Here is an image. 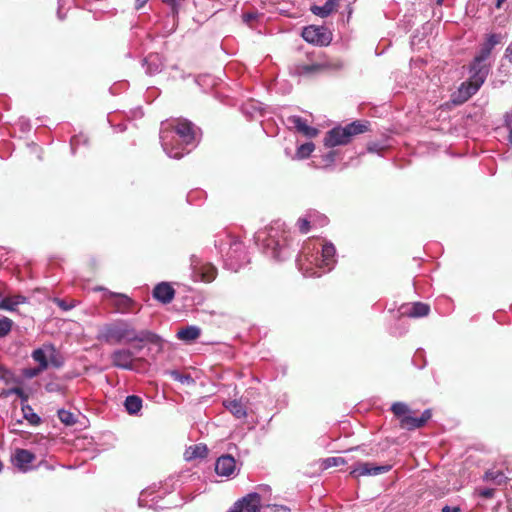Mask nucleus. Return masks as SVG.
<instances>
[{
    "label": "nucleus",
    "instance_id": "052dcab7",
    "mask_svg": "<svg viewBox=\"0 0 512 512\" xmlns=\"http://www.w3.org/2000/svg\"><path fill=\"white\" fill-rule=\"evenodd\" d=\"M432 416V411L431 409H425L422 414H421V418H424V421L428 422V420L431 418Z\"/></svg>",
    "mask_w": 512,
    "mask_h": 512
},
{
    "label": "nucleus",
    "instance_id": "9d476101",
    "mask_svg": "<svg viewBox=\"0 0 512 512\" xmlns=\"http://www.w3.org/2000/svg\"><path fill=\"white\" fill-rule=\"evenodd\" d=\"M330 68L326 61L311 60L310 63H297L292 68V73L297 76L313 77Z\"/></svg>",
    "mask_w": 512,
    "mask_h": 512
},
{
    "label": "nucleus",
    "instance_id": "412c9836",
    "mask_svg": "<svg viewBox=\"0 0 512 512\" xmlns=\"http://www.w3.org/2000/svg\"><path fill=\"white\" fill-rule=\"evenodd\" d=\"M201 335V329L198 326L195 325H189L182 329H180L176 336L179 340H182L184 342H191L199 338Z\"/></svg>",
    "mask_w": 512,
    "mask_h": 512
},
{
    "label": "nucleus",
    "instance_id": "4be33fe9",
    "mask_svg": "<svg viewBox=\"0 0 512 512\" xmlns=\"http://www.w3.org/2000/svg\"><path fill=\"white\" fill-rule=\"evenodd\" d=\"M124 407L129 415H138L143 407V400L137 395H129L124 401Z\"/></svg>",
    "mask_w": 512,
    "mask_h": 512
},
{
    "label": "nucleus",
    "instance_id": "aec40b11",
    "mask_svg": "<svg viewBox=\"0 0 512 512\" xmlns=\"http://www.w3.org/2000/svg\"><path fill=\"white\" fill-rule=\"evenodd\" d=\"M147 75H155L162 71L163 63L158 54H149L142 63Z\"/></svg>",
    "mask_w": 512,
    "mask_h": 512
},
{
    "label": "nucleus",
    "instance_id": "c03bdc74",
    "mask_svg": "<svg viewBox=\"0 0 512 512\" xmlns=\"http://www.w3.org/2000/svg\"><path fill=\"white\" fill-rule=\"evenodd\" d=\"M500 41H501V36L499 34L492 33L487 36L486 41L481 46H483L484 48H486L487 50H489L491 52L492 49L497 44L500 43Z\"/></svg>",
    "mask_w": 512,
    "mask_h": 512
},
{
    "label": "nucleus",
    "instance_id": "37998d69",
    "mask_svg": "<svg viewBox=\"0 0 512 512\" xmlns=\"http://www.w3.org/2000/svg\"><path fill=\"white\" fill-rule=\"evenodd\" d=\"M490 54L491 52L489 50L481 46L479 52L474 57L471 63H475L477 65H487L486 60L489 58Z\"/></svg>",
    "mask_w": 512,
    "mask_h": 512
},
{
    "label": "nucleus",
    "instance_id": "8fccbe9b",
    "mask_svg": "<svg viewBox=\"0 0 512 512\" xmlns=\"http://www.w3.org/2000/svg\"><path fill=\"white\" fill-rule=\"evenodd\" d=\"M478 494L486 499H490L494 496L495 490L493 488H481L478 490Z\"/></svg>",
    "mask_w": 512,
    "mask_h": 512
},
{
    "label": "nucleus",
    "instance_id": "dca6fc26",
    "mask_svg": "<svg viewBox=\"0 0 512 512\" xmlns=\"http://www.w3.org/2000/svg\"><path fill=\"white\" fill-rule=\"evenodd\" d=\"M35 455L27 449L18 448L12 457V462L21 472H28L32 469L30 464L35 460Z\"/></svg>",
    "mask_w": 512,
    "mask_h": 512
},
{
    "label": "nucleus",
    "instance_id": "7c9ffc66",
    "mask_svg": "<svg viewBox=\"0 0 512 512\" xmlns=\"http://www.w3.org/2000/svg\"><path fill=\"white\" fill-rule=\"evenodd\" d=\"M11 395H17L21 399L22 404L26 403L28 401V395L25 393V391L21 387H18V386L11 387L8 389H3L0 392L1 398H8Z\"/></svg>",
    "mask_w": 512,
    "mask_h": 512
},
{
    "label": "nucleus",
    "instance_id": "1a4fd4ad",
    "mask_svg": "<svg viewBox=\"0 0 512 512\" xmlns=\"http://www.w3.org/2000/svg\"><path fill=\"white\" fill-rule=\"evenodd\" d=\"M166 493L167 492L161 487H156L155 485L147 487L141 491L138 504L140 507H147L154 510L163 509L164 506L160 505L159 502Z\"/></svg>",
    "mask_w": 512,
    "mask_h": 512
},
{
    "label": "nucleus",
    "instance_id": "c85d7f7f",
    "mask_svg": "<svg viewBox=\"0 0 512 512\" xmlns=\"http://www.w3.org/2000/svg\"><path fill=\"white\" fill-rule=\"evenodd\" d=\"M483 480L487 482H493L496 485H501L506 481V476L500 470H488L485 472Z\"/></svg>",
    "mask_w": 512,
    "mask_h": 512
},
{
    "label": "nucleus",
    "instance_id": "423d86ee",
    "mask_svg": "<svg viewBox=\"0 0 512 512\" xmlns=\"http://www.w3.org/2000/svg\"><path fill=\"white\" fill-rule=\"evenodd\" d=\"M489 71V65H477L475 63H470V77L467 81L463 82L458 89L460 102L467 101L478 92L480 87L484 84Z\"/></svg>",
    "mask_w": 512,
    "mask_h": 512
},
{
    "label": "nucleus",
    "instance_id": "7ed1b4c3",
    "mask_svg": "<svg viewBox=\"0 0 512 512\" xmlns=\"http://www.w3.org/2000/svg\"><path fill=\"white\" fill-rule=\"evenodd\" d=\"M337 262L336 248L331 242L313 240L305 243L296 264L305 277H320L330 272Z\"/></svg>",
    "mask_w": 512,
    "mask_h": 512
},
{
    "label": "nucleus",
    "instance_id": "ea45409f",
    "mask_svg": "<svg viewBox=\"0 0 512 512\" xmlns=\"http://www.w3.org/2000/svg\"><path fill=\"white\" fill-rule=\"evenodd\" d=\"M346 464V460L343 457L335 456V457H328L323 460L322 465L325 469L331 468V467H338Z\"/></svg>",
    "mask_w": 512,
    "mask_h": 512
},
{
    "label": "nucleus",
    "instance_id": "a18cd8bd",
    "mask_svg": "<svg viewBox=\"0 0 512 512\" xmlns=\"http://www.w3.org/2000/svg\"><path fill=\"white\" fill-rule=\"evenodd\" d=\"M50 349L52 353L50 354L48 361H50L52 366H54L55 368L62 367L64 364L62 356L55 350V348L52 345L50 346Z\"/></svg>",
    "mask_w": 512,
    "mask_h": 512
},
{
    "label": "nucleus",
    "instance_id": "cd10ccee",
    "mask_svg": "<svg viewBox=\"0 0 512 512\" xmlns=\"http://www.w3.org/2000/svg\"><path fill=\"white\" fill-rule=\"evenodd\" d=\"M371 467V462H357L352 467L350 474L355 478H358L360 476H372Z\"/></svg>",
    "mask_w": 512,
    "mask_h": 512
},
{
    "label": "nucleus",
    "instance_id": "680f3d73",
    "mask_svg": "<svg viewBox=\"0 0 512 512\" xmlns=\"http://www.w3.org/2000/svg\"><path fill=\"white\" fill-rule=\"evenodd\" d=\"M61 0L58 1V10H57V17L59 20H64L66 18V14L62 12L61 10Z\"/></svg>",
    "mask_w": 512,
    "mask_h": 512
},
{
    "label": "nucleus",
    "instance_id": "c9c22d12",
    "mask_svg": "<svg viewBox=\"0 0 512 512\" xmlns=\"http://www.w3.org/2000/svg\"><path fill=\"white\" fill-rule=\"evenodd\" d=\"M390 409L399 420L411 412L409 406L404 402H394Z\"/></svg>",
    "mask_w": 512,
    "mask_h": 512
},
{
    "label": "nucleus",
    "instance_id": "338daca9",
    "mask_svg": "<svg viewBox=\"0 0 512 512\" xmlns=\"http://www.w3.org/2000/svg\"><path fill=\"white\" fill-rule=\"evenodd\" d=\"M506 0H497L496 3H495V7L496 8H501L502 4L505 2Z\"/></svg>",
    "mask_w": 512,
    "mask_h": 512
},
{
    "label": "nucleus",
    "instance_id": "5701e85b",
    "mask_svg": "<svg viewBox=\"0 0 512 512\" xmlns=\"http://www.w3.org/2000/svg\"><path fill=\"white\" fill-rule=\"evenodd\" d=\"M224 406L233 416L238 419H242L247 416L246 407L240 400L234 399L225 401Z\"/></svg>",
    "mask_w": 512,
    "mask_h": 512
},
{
    "label": "nucleus",
    "instance_id": "f257e3e1",
    "mask_svg": "<svg viewBox=\"0 0 512 512\" xmlns=\"http://www.w3.org/2000/svg\"><path fill=\"white\" fill-rule=\"evenodd\" d=\"M254 240L261 252L276 262L289 259L298 246L293 233L281 220H276L268 227L257 231Z\"/></svg>",
    "mask_w": 512,
    "mask_h": 512
},
{
    "label": "nucleus",
    "instance_id": "f03ea898",
    "mask_svg": "<svg viewBox=\"0 0 512 512\" xmlns=\"http://www.w3.org/2000/svg\"><path fill=\"white\" fill-rule=\"evenodd\" d=\"M160 141L168 157L180 159L197 146V127L187 119L162 122Z\"/></svg>",
    "mask_w": 512,
    "mask_h": 512
},
{
    "label": "nucleus",
    "instance_id": "ddd939ff",
    "mask_svg": "<svg viewBox=\"0 0 512 512\" xmlns=\"http://www.w3.org/2000/svg\"><path fill=\"white\" fill-rule=\"evenodd\" d=\"M236 460L229 454L221 455L215 463V472L218 476L231 478L238 474Z\"/></svg>",
    "mask_w": 512,
    "mask_h": 512
},
{
    "label": "nucleus",
    "instance_id": "69168bd1",
    "mask_svg": "<svg viewBox=\"0 0 512 512\" xmlns=\"http://www.w3.org/2000/svg\"><path fill=\"white\" fill-rule=\"evenodd\" d=\"M368 151H369V152H376V151H378V150H377V145H376V144H374V145H370V146H368Z\"/></svg>",
    "mask_w": 512,
    "mask_h": 512
},
{
    "label": "nucleus",
    "instance_id": "09e8293b",
    "mask_svg": "<svg viewBox=\"0 0 512 512\" xmlns=\"http://www.w3.org/2000/svg\"><path fill=\"white\" fill-rule=\"evenodd\" d=\"M407 332V327L403 325L394 326L390 328V334L393 336H402Z\"/></svg>",
    "mask_w": 512,
    "mask_h": 512
},
{
    "label": "nucleus",
    "instance_id": "79ce46f5",
    "mask_svg": "<svg viewBox=\"0 0 512 512\" xmlns=\"http://www.w3.org/2000/svg\"><path fill=\"white\" fill-rule=\"evenodd\" d=\"M490 54L491 52L489 50L481 46L479 52L474 57L471 63H475L477 65H487L486 60L489 58Z\"/></svg>",
    "mask_w": 512,
    "mask_h": 512
},
{
    "label": "nucleus",
    "instance_id": "e433bc0d",
    "mask_svg": "<svg viewBox=\"0 0 512 512\" xmlns=\"http://www.w3.org/2000/svg\"><path fill=\"white\" fill-rule=\"evenodd\" d=\"M242 111L244 114L253 118L256 114H261L262 107L260 103L250 101L242 106Z\"/></svg>",
    "mask_w": 512,
    "mask_h": 512
},
{
    "label": "nucleus",
    "instance_id": "39448f33",
    "mask_svg": "<svg viewBox=\"0 0 512 512\" xmlns=\"http://www.w3.org/2000/svg\"><path fill=\"white\" fill-rule=\"evenodd\" d=\"M214 246L221 255L224 268L238 272L249 263L244 244L235 236L223 231L215 236Z\"/></svg>",
    "mask_w": 512,
    "mask_h": 512
},
{
    "label": "nucleus",
    "instance_id": "3c124183",
    "mask_svg": "<svg viewBox=\"0 0 512 512\" xmlns=\"http://www.w3.org/2000/svg\"><path fill=\"white\" fill-rule=\"evenodd\" d=\"M336 157L335 151H329L325 155H323V161L326 163V165H331L334 163Z\"/></svg>",
    "mask_w": 512,
    "mask_h": 512
},
{
    "label": "nucleus",
    "instance_id": "c756f323",
    "mask_svg": "<svg viewBox=\"0 0 512 512\" xmlns=\"http://www.w3.org/2000/svg\"><path fill=\"white\" fill-rule=\"evenodd\" d=\"M22 412H23V417L32 426H38L41 423V421H42L41 417L33 411L32 407L30 405L23 403Z\"/></svg>",
    "mask_w": 512,
    "mask_h": 512
},
{
    "label": "nucleus",
    "instance_id": "2eb2a0df",
    "mask_svg": "<svg viewBox=\"0 0 512 512\" xmlns=\"http://www.w3.org/2000/svg\"><path fill=\"white\" fill-rule=\"evenodd\" d=\"M350 141L351 140L347 137V132L344 127H335L326 133L323 142L327 148H333L339 145H346Z\"/></svg>",
    "mask_w": 512,
    "mask_h": 512
},
{
    "label": "nucleus",
    "instance_id": "6e6552de",
    "mask_svg": "<svg viewBox=\"0 0 512 512\" xmlns=\"http://www.w3.org/2000/svg\"><path fill=\"white\" fill-rule=\"evenodd\" d=\"M301 36L306 42L318 46H327L332 41L331 31L324 26L310 25L304 27Z\"/></svg>",
    "mask_w": 512,
    "mask_h": 512
},
{
    "label": "nucleus",
    "instance_id": "a211bd4d",
    "mask_svg": "<svg viewBox=\"0 0 512 512\" xmlns=\"http://www.w3.org/2000/svg\"><path fill=\"white\" fill-rule=\"evenodd\" d=\"M430 312V306L423 302H414L412 304H405L401 306V314L410 318L425 317Z\"/></svg>",
    "mask_w": 512,
    "mask_h": 512
},
{
    "label": "nucleus",
    "instance_id": "58836bf2",
    "mask_svg": "<svg viewBox=\"0 0 512 512\" xmlns=\"http://www.w3.org/2000/svg\"><path fill=\"white\" fill-rule=\"evenodd\" d=\"M14 322L8 317L0 318V339L6 337L12 330Z\"/></svg>",
    "mask_w": 512,
    "mask_h": 512
},
{
    "label": "nucleus",
    "instance_id": "6e6d98bb",
    "mask_svg": "<svg viewBox=\"0 0 512 512\" xmlns=\"http://www.w3.org/2000/svg\"><path fill=\"white\" fill-rule=\"evenodd\" d=\"M315 223H318L320 226H324L328 223V218L318 212V216L315 217Z\"/></svg>",
    "mask_w": 512,
    "mask_h": 512
},
{
    "label": "nucleus",
    "instance_id": "bf43d9fd",
    "mask_svg": "<svg viewBox=\"0 0 512 512\" xmlns=\"http://www.w3.org/2000/svg\"><path fill=\"white\" fill-rule=\"evenodd\" d=\"M442 512H461V509L458 506L451 507L449 505H445L442 510Z\"/></svg>",
    "mask_w": 512,
    "mask_h": 512
},
{
    "label": "nucleus",
    "instance_id": "603ef678",
    "mask_svg": "<svg viewBox=\"0 0 512 512\" xmlns=\"http://www.w3.org/2000/svg\"><path fill=\"white\" fill-rule=\"evenodd\" d=\"M162 1L171 7L173 14H177L179 4L182 0H162Z\"/></svg>",
    "mask_w": 512,
    "mask_h": 512
},
{
    "label": "nucleus",
    "instance_id": "de8ad7c7",
    "mask_svg": "<svg viewBox=\"0 0 512 512\" xmlns=\"http://www.w3.org/2000/svg\"><path fill=\"white\" fill-rule=\"evenodd\" d=\"M260 14L257 11L245 12L242 15L243 22L247 25H251L253 21L257 20Z\"/></svg>",
    "mask_w": 512,
    "mask_h": 512
},
{
    "label": "nucleus",
    "instance_id": "b1692460",
    "mask_svg": "<svg viewBox=\"0 0 512 512\" xmlns=\"http://www.w3.org/2000/svg\"><path fill=\"white\" fill-rule=\"evenodd\" d=\"M318 216V211L309 210L304 217H300L297 220V227L303 234H307L310 231V224L315 223V217Z\"/></svg>",
    "mask_w": 512,
    "mask_h": 512
},
{
    "label": "nucleus",
    "instance_id": "f8f14e48",
    "mask_svg": "<svg viewBox=\"0 0 512 512\" xmlns=\"http://www.w3.org/2000/svg\"><path fill=\"white\" fill-rule=\"evenodd\" d=\"M260 495L252 492L239 499L229 512H260Z\"/></svg>",
    "mask_w": 512,
    "mask_h": 512
},
{
    "label": "nucleus",
    "instance_id": "0e129e2a",
    "mask_svg": "<svg viewBox=\"0 0 512 512\" xmlns=\"http://www.w3.org/2000/svg\"><path fill=\"white\" fill-rule=\"evenodd\" d=\"M149 0H135V9L140 10Z\"/></svg>",
    "mask_w": 512,
    "mask_h": 512
},
{
    "label": "nucleus",
    "instance_id": "4d7b16f0",
    "mask_svg": "<svg viewBox=\"0 0 512 512\" xmlns=\"http://www.w3.org/2000/svg\"><path fill=\"white\" fill-rule=\"evenodd\" d=\"M503 59L512 63V42L507 46Z\"/></svg>",
    "mask_w": 512,
    "mask_h": 512
},
{
    "label": "nucleus",
    "instance_id": "49530a36",
    "mask_svg": "<svg viewBox=\"0 0 512 512\" xmlns=\"http://www.w3.org/2000/svg\"><path fill=\"white\" fill-rule=\"evenodd\" d=\"M371 469H372V476H376V475L385 474V473L389 472L392 469V465L391 464L376 465V464L372 463Z\"/></svg>",
    "mask_w": 512,
    "mask_h": 512
},
{
    "label": "nucleus",
    "instance_id": "5fc2aeb1",
    "mask_svg": "<svg viewBox=\"0 0 512 512\" xmlns=\"http://www.w3.org/2000/svg\"><path fill=\"white\" fill-rule=\"evenodd\" d=\"M28 147L31 149L32 152L37 153V157L39 160H42V148H40L36 143L31 142L28 144Z\"/></svg>",
    "mask_w": 512,
    "mask_h": 512
},
{
    "label": "nucleus",
    "instance_id": "a19ab883",
    "mask_svg": "<svg viewBox=\"0 0 512 512\" xmlns=\"http://www.w3.org/2000/svg\"><path fill=\"white\" fill-rule=\"evenodd\" d=\"M415 422L416 417L410 415L409 413L405 417L400 419L399 425L401 429L412 431L415 430Z\"/></svg>",
    "mask_w": 512,
    "mask_h": 512
},
{
    "label": "nucleus",
    "instance_id": "6ab92c4d",
    "mask_svg": "<svg viewBox=\"0 0 512 512\" xmlns=\"http://www.w3.org/2000/svg\"><path fill=\"white\" fill-rule=\"evenodd\" d=\"M152 295L157 301L168 304L174 299L175 290L170 283L161 282L154 287Z\"/></svg>",
    "mask_w": 512,
    "mask_h": 512
},
{
    "label": "nucleus",
    "instance_id": "2f4dec72",
    "mask_svg": "<svg viewBox=\"0 0 512 512\" xmlns=\"http://www.w3.org/2000/svg\"><path fill=\"white\" fill-rule=\"evenodd\" d=\"M166 373L170 375L173 380L178 381L181 384L192 385L195 383V380L190 374L181 373L179 370H169Z\"/></svg>",
    "mask_w": 512,
    "mask_h": 512
},
{
    "label": "nucleus",
    "instance_id": "20e7f679",
    "mask_svg": "<svg viewBox=\"0 0 512 512\" xmlns=\"http://www.w3.org/2000/svg\"><path fill=\"white\" fill-rule=\"evenodd\" d=\"M96 340L106 344H120L123 341L148 343L155 347L157 352L163 350L165 343L161 336L150 330L136 331L125 319H117L100 326Z\"/></svg>",
    "mask_w": 512,
    "mask_h": 512
},
{
    "label": "nucleus",
    "instance_id": "f704fd0d",
    "mask_svg": "<svg viewBox=\"0 0 512 512\" xmlns=\"http://www.w3.org/2000/svg\"><path fill=\"white\" fill-rule=\"evenodd\" d=\"M315 145L312 142H306L297 147L295 158L306 159L314 151Z\"/></svg>",
    "mask_w": 512,
    "mask_h": 512
},
{
    "label": "nucleus",
    "instance_id": "4c0bfd02",
    "mask_svg": "<svg viewBox=\"0 0 512 512\" xmlns=\"http://www.w3.org/2000/svg\"><path fill=\"white\" fill-rule=\"evenodd\" d=\"M57 416L59 420L66 426H72L76 423L75 415L72 412L65 410L63 408L57 411Z\"/></svg>",
    "mask_w": 512,
    "mask_h": 512
},
{
    "label": "nucleus",
    "instance_id": "4468645a",
    "mask_svg": "<svg viewBox=\"0 0 512 512\" xmlns=\"http://www.w3.org/2000/svg\"><path fill=\"white\" fill-rule=\"evenodd\" d=\"M114 367L123 370H133V353L129 349H117L111 354Z\"/></svg>",
    "mask_w": 512,
    "mask_h": 512
},
{
    "label": "nucleus",
    "instance_id": "0eeeda50",
    "mask_svg": "<svg viewBox=\"0 0 512 512\" xmlns=\"http://www.w3.org/2000/svg\"><path fill=\"white\" fill-rule=\"evenodd\" d=\"M190 270L191 277L196 282H212L217 275V268L213 264L204 262L195 254L190 256Z\"/></svg>",
    "mask_w": 512,
    "mask_h": 512
},
{
    "label": "nucleus",
    "instance_id": "72a5a7b5",
    "mask_svg": "<svg viewBox=\"0 0 512 512\" xmlns=\"http://www.w3.org/2000/svg\"><path fill=\"white\" fill-rule=\"evenodd\" d=\"M32 358L35 362L38 363V367L46 370L49 365L48 357L46 352L42 348H37L32 352Z\"/></svg>",
    "mask_w": 512,
    "mask_h": 512
},
{
    "label": "nucleus",
    "instance_id": "774afa93",
    "mask_svg": "<svg viewBox=\"0 0 512 512\" xmlns=\"http://www.w3.org/2000/svg\"><path fill=\"white\" fill-rule=\"evenodd\" d=\"M508 140L510 144L512 145V129L509 131Z\"/></svg>",
    "mask_w": 512,
    "mask_h": 512
},
{
    "label": "nucleus",
    "instance_id": "a878e982",
    "mask_svg": "<svg viewBox=\"0 0 512 512\" xmlns=\"http://www.w3.org/2000/svg\"><path fill=\"white\" fill-rule=\"evenodd\" d=\"M335 7H336V2L334 0H327L324 3V5H322V6L313 5L310 10L314 15L325 18L331 14V12L335 9Z\"/></svg>",
    "mask_w": 512,
    "mask_h": 512
},
{
    "label": "nucleus",
    "instance_id": "bb28decb",
    "mask_svg": "<svg viewBox=\"0 0 512 512\" xmlns=\"http://www.w3.org/2000/svg\"><path fill=\"white\" fill-rule=\"evenodd\" d=\"M368 125H369V122H367V121H365V122L354 121L350 124H347L344 128H345V131L347 132V137H349L351 139L353 136L367 131Z\"/></svg>",
    "mask_w": 512,
    "mask_h": 512
},
{
    "label": "nucleus",
    "instance_id": "13d9d810",
    "mask_svg": "<svg viewBox=\"0 0 512 512\" xmlns=\"http://www.w3.org/2000/svg\"><path fill=\"white\" fill-rule=\"evenodd\" d=\"M79 140H80L79 137H76V136L71 138L70 146H71L72 154H75L76 146L79 143Z\"/></svg>",
    "mask_w": 512,
    "mask_h": 512
},
{
    "label": "nucleus",
    "instance_id": "9b49d317",
    "mask_svg": "<svg viewBox=\"0 0 512 512\" xmlns=\"http://www.w3.org/2000/svg\"><path fill=\"white\" fill-rule=\"evenodd\" d=\"M93 290L102 291L104 292L105 297L113 298V305L116 307L117 312L122 314H127L131 312V308L134 305V301L126 294L113 292L102 286H97Z\"/></svg>",
    "mask_w": 512,
    "mask_h": 512
},
{
    "label": "nucleus",
    "instance_id": "f3484780",
    "mask_svg": "<svg viewBox=\"0 0 512 512\" xmlns=\"http://www.w3.org/2000/svg\"><path fill=\"white\" fill-rule=\"evenodd\" d=\"M288 124L292 125L298 132L308 138L317 136L318 129L307 124L306 120L301 116L292 115L287 118Z\"/></svg>",
    "mask_w": 512,
    "mask_h": 512
},
{
    "label": "nucleus",
    "instance_id": "473e14b6",
    "mask_svg": "<svg viewBox=\"0 0 512 512\" xmlns=\"http://www.w3.org/2000/svg\"><path fill=\"white\" fill-rule=\"evenodd\" d=\"M207 452L208 450L205 445H195L186 451V459L191 460L195 458H204L207 455Z\"/></svg>",
    "mask_w": 512,
    "mask_h": 512
},
{
    "label": "nucleus",
    "instance_id": "864d4df0",
    "mask_svg": "<svg viewBox=\"0 0 512 512\" xmlns=\"http://www.w3.org/2000/svg\"><path fill=\"white\" fill-rule=\"evenodd\" d=\"M42 371H44V369L40 367L30 368L25 371V375L29 378H33L36 377Z\"/></svg>",
    "mask_w": 512,
    "mask_h": 512
},
{
    "label": "nucleus",
    "instance_id": "e2e57ef3",
    "mask_svg": "<svg viewBox=\"0 0 512 512\" xmlns=\"http://www.w3.org/2000/svg\"><path fill=\"white\" fill-rule=\"evenodd\" d=\"M426 423H427V422H426V421H424V418L416 417L415 429H418V428L423 427Z\"/></svg>",
    "mask_w": 512,
    "mask_h": 512
},
{
    "label": "nucleus",
    "instance_id": "393cba45",
    "mask_svg": "<svg viewBox=\"0 0 512 512\" xmlns=\"http://www.w3.org/2000/svg\"><path fill=\"white\" fill-rule=\"evenodd\" d=\"M27 301V298L22 295H16L13 297H4L0 300V309L7 311H14L19 304H23Z\"/></svg>",
    "mask_w": 512,
    "mask_h": 512
}]
</instances>
